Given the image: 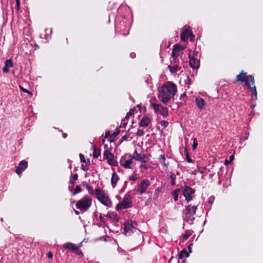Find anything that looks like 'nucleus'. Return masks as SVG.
I'll list each match as a JSON object with an SVG mask.
<instances>
[{
    "mask_svg": "<svg viewBox=\"0 0 263 263\" xmlns=\"http://www.w3.org/2000/svg\"><path fill=\"white\" fill-rule=\"evenodd\" d=\"M177 91L176 85L171 82H167L159 89L158 97L162 103L166 104L174 97Z\"/></svg>",
    "mask_w": 263,
    "mask_h": 263,
    "instance_id": "f257e3e1",
    "label": "nucleus"
},
{
    "mask_svg": "<svg viewBox=\"0 0 263 263\" xmlns=\"http://www.w3.org/2000/svg\"><path fill=\"white\" fill-rule=\"evenodd\" d=\"M197 210V205H192L191 204L186 206L182 211V218L190 224L194 223L195 219V215Z\"/></svg>",
    "mask_w": 263,
    "mask_h": 263,
    "instance_id": "f03ea898",
    "label": "nucleus"
},
{
    "mask_svg": "<svg viewBox=\"0 0 263 263\" xmlns=\"http://www.w3.org/2000/svg\"><path fill=\"white\" fill-rule=\"evenodd\" d=\"M235 81L239 83H244L245 86L247 87L250 86V84H255V79L253 75H247V73L244 70H241L239 74L236 75Z\"/></svg>",
    "mask_w": 263,
    "mask_h": 263,
    "instance_id": "7ed1b4c3",
    "label": "nucleus"
},
{
    "mask_svg": "<svg viewBox=\"0 0 263 263\" xmlns=\"http://www.w3.org/2000/svg\"><path fill=\"white\" fill-rule=\"evenodd\" d=\"M92 199L88 195H85L76 203V208L83 212L87 211L91 206Z\"/></svg>",
    "mask_w": 263,
    "mask_h": 263,
    "instance_id": "20e7f679",
    "label": "nucleus"
},
{
    "mask_svg": "<svg viewBox=\"0 0 263 263\" xmlns=\"http://www.w3.org/2000/svg\"><path fill=\"white\" fill-rule=\"evenodd\" d=\"M95 195L98 200L102 204L108 207L111 206V201L110 200L108 197L106 196L103 191L99 189H96L95 190Z\"/></svg>",
    "mask_w": 263,
    "mask_h": 263,
    "instance_id": "39448f33",
    "label": "nucleus"
},
{
    "mask_svg": "<svg viewBox=\"0 0 263 263\" xmlns=\"http://www.w3.org/2000/svg\"><path fill=\"white\" fill-rule=\"evenodd\" d=\"M134 157L132 155L127 154L123 156L120 159V165L125 168H133V160Z\"/></svg>",
    "mask_w": 263,
    "mask_h": 263,
    "instance_id": "423d86ee",
    "label": "nucleus"
},
{
    "mask_svg": "<svg viewBox=\"0 0 263 263\" xmlns=\"http://www.w3.org/2000/svg\"><path fill=\"white\" fill-rule=\"evenodd\" d=\"M152 108L154 110L155 112L159 114L162 115L163 117H166L168 116V108L166 107L163 106L160 104L152 103Z\"/></svg>",
    "mask_w": 263,
    "mask_h": 263,
    "instance_id": "0eeeda50",
    "label": "nucleus"
},
{
    "mask_svg": "<svg viewBox=\"0 0 263 263\" xmlns=\"http://www.w3.org/2000/svg\"><path fill=\"white\" fill-rule=\"evenodd\" d=\"M132 206V202L130 201V196L128 195H126L123 201L118 203L116 206V210L119 211L122 209H126L130 208Z\"/></svg>",
    "mask_w": 263,
    "mask_h": 263,
    "instance_id": "6e6552de",
    "label": "nucleus"
},
{
    "mask_svg": "<svg viewBox=\"0 0 263 263\" xmlns=\"http://www.w3.org/2000/svg\"><path fill=\"white\" fill-rule=\"evenodd\" d=\"M195 193V190L187 185H185L182 189V194L187 202L192 200Z\"/></svg>",
    "mask_w": 263,
    "mask_h": 263,
    "instance_id": "1a4fd4ad",
    "label": "nucleus"
},
{
    "mask_svg": "<svg viewBox=\"0 0 263 263\" xmlns=\"http://www.w3.org/2000/svg\"><path fill=\"white\" fill-rule=\"evenodd\" d=\"M197 53L189 54V64L193 69H198L200 66V61L197 59Z\"/></svg>",
    "mask_w": 263,
    "mask_h": 263,
    "instance_id": "9d476101",
    "label": "nucleus"
},
{
    "mask_svg": "<svg viewBox=\"0 0 263 263\" xmlns=\"http://www.w3.org/2000/svg\"><path fill=\"white\" fill-rule=\"evenodd\" d=\"M150 185V181L147 179L143 180L139 184L137 189L138 194L142 195L145 193L147 189Z\"/></svg>",
    "mask_w": 263,
    "mask_h": 263,
    "instance_id": "9b49d317",
    "label": "nucleus"
},
{
    "mask_svg": "<svg viewBox=\"0 0 263 263\" xmlns=\"http://www.w3.org/2000/svg\"><path fill=\"white\" fill-rule=\"evenodd\" d=\"M137 225L135 221H127L124 223V232L126 235H130L133 231V229H136V226Z\"/></svg>",
    "mask_w": 263,
    "mask_h": 263,
    "instance_id": "f8f14e48",
    "label": "nucleus"
},
{
    "mask_svg": "<svg viewBox=\"0 0 263 263\" xmlns=\"http://www.w3.org/2000/svg\"><path fill=\"white\" fill-rule=\"evenodd\" d=\"M28 166V162L25 160H22L18 163V166H17L15 172L18 175H20L23 172H24Z\"/></svg>",
    "mask_w": 263,
    "mask_h": 263,
    "instance_id": "ddd939ff",
    "label": "nucleus"
},
{
    "mask_svg": "<svg viewBox=\"0 0 263 263\" xmlns=\"http://www.w3.org/2000/svg\"><path fill=\"white\" fill-rule=\"evenodd\" d=\"M191 27L188 26H185L184 27V30L181 32L180 39L183 42H186L187 41V37L189 35Z\"/></svg>",
    "mask_w": 263,
    "mask_h": 263,
    "instance_id": "4468645a",
    "label": "nucleus"
},
{
    "mask_svg": "<svg viewBox=\"0 0 263 263\" xmlns=\"http://www.w3.org/2000/svg\"><path fill=\"white\" fill-rule=\"evenodd\" d=\"M151 122V119L145 116H144L139 123V127H146Z\"/></svg>",
    "mask_w": 263,
    "mask_h": 263,
    "instance_id": "2eb2a0df",
    "label": "nucleus"
},
{
    "mask_svg": "<svg viewBox=\"0 0 263 263\" xmlns=\"http://www.w3.org/2000/svg\"><path fill=\"white\" fill-rule=\"evenodd\" d=\"M195 102L198 107L200 109H203L205 108V102L204 100L201 97H197L195 99Z\"/></svg>",
    "mask_w": 263,
    "mask_h": 263,
    "instance_id": "dca6fc26",
    "label": "nucleus"
},
{
    "mask_svg": "<svg viewBox=\"0 0 263 263\" xmlns=\"http://www.w3.org/2000/svg\"><path fill=\"white\" fill-rule=\"evenodd\" d=\"M13 66L11 59L7 60L5 62V66L3 68V71L4 73H8L9 72V68L12 67Z\"/></svg>",
    "mask_w": 263,
    "mask_h": 263,
    "instance_id": "f3484780",
    "label": "nucleus"
},
{
    "mask_svg": "<svg viewBox=\"0 0 263 263\" xmlns=\"http://www.w3.org/2000/svg\"><path fill=\"white\" fill-rule=\"evenodd\" d=\"M134 159L137 161L141 162L142 163H145L147 162L148 158L146 154H139V156L134 157Z\"/></svg>",
    "mask_w": 263,
    "mask_h": 263,
    "instance_id": "a211bd4d",
    "label": "nucleus"
},
{
    "mask_svg": "<svg viewBox=\"0 0 263 263\" xmlns=\"http://www.w3.org/2000/svg\"><path fill=\"white\" fill-rule=\"evenodd\" d=\"M119 180V177L117 174L116 172H114L112 174V176L111 178V186L113 188L115 187L118 181Z\"/></svg>",
    "mask_w": 263,
    "mask_h": 263,
    "instance_id": "6ab92c4d",
    "label": "nucleus"
},
{
    "mask_svg": "<svg viewBox=\"0 0 263 263\" xmlns=\"http://www.w3.org/2000/svg\"><path fill=\"white\" fill-rule=\"evenodd\" d=\"M64 247L68 250H70L72 251H78L79 250V248L76 246L73 243L71 242H67L64 245Z\"/></svg>",
    "mask_w": 263,
    "mask_h": 263,
    "instance_id": "aec40b11",
    "label": "nucleus"
},
{
    "mask_svg": "<svg viewBox=\"0 0 263 263\" xmlns=\"http://www.w3.org/2000/svg\"><path fill=\"white\" fill-rule=\"evenodd\" d=\"M103 155L105 159L107 160V162L108 161H111V159L114 158V155L107 149L104 151Z\"/></svg>",
    "mask_w": 263,
    "mask_h": 263,
    "instance_id": "412c9836",
    "label": "nucleus"
},
{
    "mask_svg": "<svg viewBox=\"0 0 263 263\" xmlns=\"http://www.w3.org/2000/svg\"><path fill=\"white\" fill-rule=\"evenodd\" d=\"M107 217L110 219H113L116 221H119V217L115 212H108L106 215Z\"/></svg>",
    "mask_w": 263,
    "mask_h": 263,
    "instance_id": "4be33fe9",
    "label": "nucleus"
},
{
    "mask_svg": "<svg viewBox=\"0 0 263 263\" xmlns=\"http://www.w3.org/2000/svg\"><path fill=\"white\" fill-rule=\"evenodd\" d=\"M247 87L248 88V89L249 90H250L251 91H252L253 92L252 96H254L255 98V99L256 100L257 99V92L256 87V86L255 85V84H253V85H252L251 84H250V86Z\"/></svg>",
    "mask_w": 263,
    "mask_h": 263,
    "instance_id": "5701e85b",
    "label": "nucleus"
},
{
    "mask_svg": "<svg viewBox=\"0 0 263 263\" xmlns=\"http://www.w3.org/2000/svg\"><path fill=\"white\" fill-rule=\"evenodd\" d=\"M120 130L119 129H117L116 132H114L110 135V138L109 139L110 142H113L115 141V140L116 137L120 134Z\"/></svg>",
    "mask_w": 263,
    "mask_h": 263,
    "instance_id": "b1692460",
    "label": "nucleus"
},
{
    "mask_svg": "<svg viewBox=\"0 0 263 263\" xmlns=\"http://www.w3.org/2000/svg\"><path fill=\"white\" fill-rule=\"evenodd\" d=\"M159 161L163 164V166L165 167H167L169 165V162H165V158L164 155H161L159 157Z\"/></svg>",
    "mask_w": 263,
    "mask_h": 263,
    "instance_id": "393cba45",
    "label": "nucleus"
},
{
    "mask_svg": "<svg viewBox=\"0 0 263 263\" xmlns=\"http://www.w3.org/2000/svg\"><path fill=\"white\" fill-rule=\"evenodd\" d=\"M184 256L186 257L189 256V253L187 252L186 250L185 249L182 250L178 255L179 259H182L184 257Z\"/></svg>",
    "mask_w": 263,
    "mask_h": 263,
    "instance_id": "a878e982",
    "label": "nucleus"
},
{
    "mask_svg": "<svg viewBox=\"0 0 263 263\" xmlns=\"http://www.w3.org/2000/svg\"><path fill=\"white\" fill-rule=\"evenodd\" d=\"M101 155V149L98 148H95L93 151V157L98 158Z\"/></svg>",
    "mask_w": 263,
    "mask_h": 263,
    "instance_id": "bb28decb",
    "label": "nucleus"
},
{
    "mask_svg": "<svg viewBox=\"0 0 263 263\" xmlns=\"http://www.w3.org/2000/svg\"><path fill=\"white\" fill-rule=\"evenodd\" d=\"M183 49H184V48L183 47V46H180L179 44H175L174 46L173 51H174V52H176L179 53V51H182Z\"/></svg>",
    "mask_w": 263,
    "mask_h": 263,
    "instance_id": "cd10ccee",
    "label": "nucleus"
},
{
    "mask_svg": "<svg viewBox=\"0 0 263 263\" xmlns=\"http://www.w3.org/2000/svg\"><path fill=\"white\" fill-rule=\"evenodd\" d=\"M78 178V174L77 173H75L73 175H72L70 178L69 183L71 184H73Z\"/></svg>",
    "mask_w": 263,
    "mask_h": 263,
    "instance_id": "c85d7f7f",
    "label": "nucleus"
},
{
    "mask_svg": "<svg viewBox=\"0 0 263 263\" xmlns=\"http://www.w3.org/2000/svg\"><path fill=\"white\" fill-rule=\"evenodd\" d=\"M168 67L170 69V71L173 73L176 72L179 69V66L177 65H175L173 66L170 65Z\"/></svg>",
    "mask_w": 263,
    "mask_h": 263,
    "instance_id": "c756f323",
    "label": "nucleus"
},
{
    "mask_svg": "<svg viewBox=\"0 0 263 263\" xmlns=\"http://www.w3.org/2000/svg\"><path fill=\"white\" fill-rule=\"evenodd\" d=\"M170 178L171 180V185H174L176 184V175L174 173L171 172Z\"/></svg>",
    "mask_w": 263,
    "mask_h": 263,
    "instance_id": "7c9ffc66",
    "label": "nucleus"
},
{
    "mask_svg": "<svg viewBox=\"0 0 263 263\" xmlns=\"http://www.w3.org/2000/svg\"><path fill=\"white\" fill-rule=\"evenodd\" d=\"M180 192V189H176L175 191L172 192V194L173 196L174 200L175 201L178 200V193Z\"/></svg>",
    "mask_w": 263,
    "mask_h": 263,
    "instance_id": "2f4dec72",
    "label": "nucleus"
},
{
    "mask_svg": "<svg viewBox=\"0 0 263 263\" xmlns=\"http://www.w3.org/2000/svg\"><path fill=\"white\" fill-rule=\"evenodd\" d=\"M81 191H82V189H81V186L80 185H77L76 186L72 194H73V195H76L78 193L81 192Z\"/></svg>",
    "mask_w": 263,
    "mask_h": 263,
    "instance_id": "473e14b6",
    "label": "nucleus"
},
{
    "mask_svg": "<svg viewBox=\"0 0 263 263\" xmlns=\"http://www.w3.org/2000/svg\"><path fill=\"white\" fill-rule=\"evenodd\" d=\"M135 111V109H131L127 113L124 120H127L130 116H132Z\"/></svg>",
    "mask_w": 263,
    "mask_h": 263,
    "instance_id": "72a5a7b5",
    "label": "nucleus"
},
{
    "mask_svg": "<svg viewBox=\"0 0 263 263\" xmlns=\"http://www.w3.org/2000/svg\"><path fill=\"white\" fill-rule=\"evenodd\" d=\"M185 156H186V161L189 163L192 162L193 161H192V159L189 156V154L188 151L186 148H185Z\"/></svg>",
    "mask_w": 263,
    "mask_h": 263,
    "instance_id": "f704fd0d",
    "label": "nucleus"
},
{
    "mask_svg": "<svg viewBox=\"0 0 263 263\" xmlns=\"http://www.w3.org/2000/svg\"><path fill=\"white\" fill-rule=\"evenodd\" d=\"M86 189L88 190V192L91 195L95 194V191L93 190V189L91 186L86 185Z\"/></svg>",
    "mask_w": 263,
    "mask_h": 263,
    "instance_id": "c9c22d12",
    "label": "nucleus"
},
{
    "mask_svg": "<svg viewBox=\"0 0 263 263\" xmlns=\"http://www.w3.org/2000/svg\"><path fill=\"white\" fill-rule=\"evenodd\" d=\"M139 178L138 175L135 173L129 177V179L132 181H135Z\"/></svg>",
    "mask_w": 263,
    "mask_h": 263,
    "instance_id": "e433bc0d",
    "label": "nucleus"
},
{
    "mask_svg": "<svg viewBox=\"0 0 263 263\" xmlns=\"http://www.w3.org/2000/svg\"><path fill=\"white\" fill-rule=\"evenodd\" d=\"M108 163L112 166H116L118 165V162L116 161H115L114 158L111 159V161H108Z\"/></svg>",
    "mask_w": 263,
    "mask_h": 263,
    "instance_id": "4c0bfd02",
    "label": "nucleus"
},
{
    "mask_svg": "<svg viewBox=\"0 0 263 263\" xmlns=\"http://www.w3.org/2000/svg\"><path fill=\"white\" fill-rule=\"evenodd\" d=\"M198 146V142L196 138H194L193 144L192 145V148L195 150Z\"/></svg>",
    "mask_w": 263,
    "mask_h": 263,
    "instance_id": "58836bf2",
    "label": "nucleus"
},
{
    "mask_svg": "<svg viewBox=\"0 0 263 263\" xmlns=\"http://www.w3.org/2000/svg\"><path fill=\"white\" fill-rule=\"evenodd\" d=\"M189 34H189V36L190 37V41L193 42L194 41L195 35L193 34V32H192V31L191 29L190 30Z\"/></svg>",
    "mask_w": 263,
    "mask_h": 263,
    "instance_id": "ea45409f",
    "label": "nucleus"
},
{
    "mask_svg": "<svg viewBox=\"0 0 263 263\" xmlns=\"http://www.w3.org/2000/svg\"><path fill=\"white\" fill-rule=\"evenodd\" d=\"M20 88L21 90L22 91H23V92H26V93H27L28 94H29V95H31V96H32V92H30V91H29V90H28L27 89H25V88H23V87L22 86H20Z\"/></svg>",
    "mask_w": 263,
    "mask_h": 263,
    "instance_id": "a19ab883",
    "label": "nucleus"
},
{
    "mask_svg": "<svg viewBox=\"0 0 263 263\" xmlns=\"http://www.w3.org/2000/svg\"><path fill=\"white\" fill-rule=\"evenodd\" d=\"M144 134V132L142 129H139L137 132V135L139 137L143 136Z\"/></svg>",
    "mask_w": 263,
    "mask_h": 263,
    "instance_id": "79ce46f5",
    "label": "nucleus"
},
{
    "mask_svg": "<svg viewBox=\"0 0 263 263\" xmlns=\"http://www.w3.org/2000/svg\"><path fill=\"white\" fill-rule=\"evenodd\" d=\"M161 126H163L164 127H166L168 124V123L167 121L163 120L161 121L160 123Z\"/></svg>",
    "mask_w": 263,
    "mask_h": 263,
    "instance_id": "37998d69",
    "label": "nucleus"
},
{
    "mask_svg": "<svg viewBox=\"0 0 263 263\" xmlns=\"http://www.w3.org/2000/svg\"><path fill=\"white\" fill-rule=\"evenodd\" d=\"M190 236V235L186 233V234H183V235L182 236V240L184 241V240H186L188 239V238Z\"/></svg>",
    "mask_w": 263,
    "mask_h": 263,
    "instance_id": "c03bdc74",
    "label": "nucleus"
},
{
    "mask_svg": "<svg viewBox=\"0 0 263 263\" xmlns=\"http://www.w3.org/2000/svg\"><path fill=\"white\" fill-rule=\"evenodd\" d=\"M80 160L82 162L85 163L86 162L85 158L83 154H80Z\"/></svg>",
    "mask_w": 263,
    "mask_h": 263,
    "instance_id": "a18cd8bd",
    "label": "nucleus"
},
{
    "mask_svg": "<svg viewBox=\"0 0 263 263\" xmlns=\"http://www.w3.org/2000/svg\"><path fill=\"white\" fill-rule=\"evenodd\" d=\"M128 137V136H127V135H125L123 136V137H122V138L120 140V143L122 142L124 140H126Z\"/></svg>",
    "mask_w": 263,
    "mask_h": 263,
    "instance_id": "49530a36",
    "label": "nucleus"
},
{
    "mask_svg": "<svg viewBox=\"0 0 263 263\" xmlns=\"http://www.w3.org/2000/svg\"><path fill=\"white\" fill-rule=\"evenodd\" d=\"M124 120H122V122L120 124V127H123V128H125L127 125V123L126 122H124Z\"/></svg>",
    "mask_w": 263,
    "mask_h": 263,
    "instance_id": "de8ad7c7",
    "label": "nucleus"
},
{
    "mask_svg": "<svg viewBox=\"0 0 263 263\" xmlns=\"http://www.w3.org/2000/svg\"><path fill=\"white\" fill-rule=\"evenodd\" d=\"M172 57H175V58H178V57H179V53L178 52H174V51H172Z\"/></svg>",
    "mask_w": 263,
    "mask_h": 263,
    "instance_id": "09e8293b",
    "label": "nucleus"
},
{
    "mask_svg": "<svg viewBox=\"0 0 263 263\" xmlns=\"http://www.w3.org/2000/svg\"><path fill=\"white\" fill-rule=\"evenodd\" d=\"M187 83H186V85H187V88H190V85L191 83V80L190 79L189 77H188V76L187 77Z\"/></svg>",
    "mask_w": 263,
    "mask_h": 263,
    "instance_id": "8fccbe9b",
    "label": "nucleus"
},
{
    "mask_svg": "<svg viewBox=\"0 0 263 263\" xmlns=\"http://www.w3.org/2000/svg\"><path fill=\"white\" fill-rule=\"evenodd\" d=\"M110 133L109 130L106 131L105 135V138H107L109 137L110 138Z\"/></svg>",
    "mask_w": 263,
    "mask_h": 263,
    "instance_id": "3c124183",
    "label": "nucleus"
},
{
    "mask_svg": "<svg viewBox=\"0 0 263 263\" xmlns=\"http://www.w3.org/2000/svg\"><path fill=\"white\" fill-rule=\"evenodd\" d=\"M47 255V257L49 258L52 259L53 257V254L51 252H48Z\"/></svg>",
    "mask_w": 263,
    "mask_h": 263,
    "instance_id": "603ef678",
    "label": "nucleus"
},
{
    "mask_svg": "<svg viewBox=\"0 0 263 263\" xmlns=\"http://www.w3.org/2000/svg\"><path fill=\"white\" fill-rule=\"evenodd\" d=\"M99 219L102 222H103V223H105V219L101 215H100L99 216Z\"/></svg>",
    "mask_w": 263,
    "mask_h": 263,
    "instance_id": "864d4df0",
    "label": "nucleus"
},
{
    "mask_svg": "<svg viewBox=\"0 0 263 263\" xmlns=\"http://www.w3.org/2000/svg\"><path fill=\"white\" fill-rule=\"evenodd\" d=\"M82 169L84 171H88L89 168H88V167L87 165H86V166H83L82 165Z\"/></svg>",
    "mask_w": 263,
    "mask_h": 263,
    "instance_id": "5fc2aeb1",
    "label": "nucleus"
},
{
    "mask_svg": "<svg viewBox=\"0 0 263 263\" xmlns=\"http://www.w3.org/2000/svg\"><path fill=\"white\" fill-rule=\"evenodd\" d=\"M174 63H177L179 62L178 58L172 57Z\"/></svg>",
    "mask_w": 263,
    "mask_h": 263,
    "instance_id": "6e6d98bb",
    "label": "nucleus"
},
{
    "mask_svg": "<svg viewBox=\"0 0 263 263\" xmlns=\"http://www.w3.org/2000/svg\"><path fill=\"white\" fill-rule=\"evenodd\" d=\"M15 1H16V5L17 9H18L20 8V0H15Z\"/></svg>",
    "mask_w": 263,
    "mask_h": 263,
    "instance_id": "4d7b16f0",
    "label": "nucleus"
},
{
    "mask_svg": "<svg viewBox=\"0 0 263 263\" xmlns=\"http://www.w3.org/2000/svg\"><path fill=\"white\" fill-rule=\"evenodd\" d=\"M137 156H139V154L138 153L137 150L136 149L134 153V156L133 157H135Z\"/></svg>",
    "mask_w": 263,
    "mask_h": 263,
    "instance_id": "13d9d810",
    "label": "nucleus"
},
{
    "mask_svg": "<svg viewBox=\"0 0 263 263\" xmlns=\"http://www.w3.org/2000/svg\"><path fill=\"white\" fill-rule=\"evenodd\" d=\"M231 163V162L230 161V160H228L227 159L225 160V162H224V164L226 165H228L229 164H230Z\"/></svg>",
    "mask_w": 263,
    "mask_h": 263,
    "instance_id": "bf43d9fd",
    "label": "nucleus"
},
{
    "mask_svg": "<svg viewBox=\"0 0 263 263\" xmlns=\"http://www.w3.org/2000/svg\"><path fill=\"white\" fill-rule=\"evenodd\" d=\"M141 168L147 169L148 167L146 165L142 164L140 166Z\"/></svg>",
    "mask_w": 263,
    "mask_h": 263,
    "instance_id": "052dcab7",
    "label": "nucleus"
},
{
    "mask_svg": "<svg viewBox=\"0 0 263 263\" xmlns=\"http://www.w3.org/2000/svg\"><path fill=\"white\" fill-rule=\"evenodd\" d=\"M234 159V156L233 155H231L230 157V161L231 162Z\"/></svg>",
    "mask_w": 263,
    "mask_h": 263,
    "instance_id": "680f3d73",
    "label": "nucleus"
},
{
    "mask_svg": "<svg viewBox=\"0 0 263 263\" xmlns=\"http://www.w3.org/2000/svg\"><path fill=\"white\" fill-rule=\"evenodd\" d=\"M82 184L86 187V185H89L86 182L83 181L82 183Z\"/></svg>",
    "mask_w": 263,
    "mask_h": 263,
    "instance_id": "e2e57ef3",
    "label": "nucleus"
},
{
    "mask_svg": "<svg viewBox=\"0 0 263 263\" xmlns=\"http://www.w3.org/2000/svg\"><path fill=\"white\" fill-rule=\"evenodd\" d=\"M186 95L185 93H184L183 94L181 95L180 96V99H182L183 97H186Z\"/></svg>",
    "mask_w": 263,
    "mask_h": 263,
    "instance_id": "0e129e2a",
    "label": "nucleus"
},
{
    "mask_svg": "<svg viewBox=\"0 0 263 263\" xmlns=\"http://www.w3.org/2000/svg\"><path fill=\"white\" fill-rule=\"evenodd\" d=\"M74 213H75V214H76V215H79V214H80V213H79V212L78 211H77V210H74Z\"/></svg>",
    "mask_w": 263,
    "mask_h": 263,
    "instance_id": "69168bd1",
    "label": "nucleus"
},
{
    "mask_svg": "<svg viewBox=\"0 0 263 263\" xmlns=\"http://www.w3.org/2000/svg\"><path fill=\"white\" fill-rule=\"evenodd\" d=\"M67 134H65V133L63 134V136L64 138H65L67 137Z\"/></svg>",
    "mask_w": 263,
    "mask_h": 263,
    "instance_id": "338daca9",
    "label": "nucleus"
},
{
    "mask_svg": "<svg viewBox=\"0 0 263 263\" xmlns=\"http://www.w3.org/2000/svg\"><path fill=\"white\" fill-rule=\"evenodd\" d=\"M78 254L80 255V254H82V252L81 251H79V252L77 253Z\"/></svg>",
    "mask_w": 263,
    "mask_h": 263,
    "instance_id": "774afa93",
    "label": "nucleus"
}]
</instances>
